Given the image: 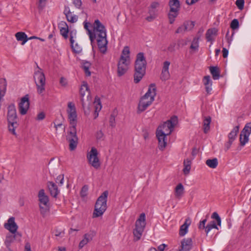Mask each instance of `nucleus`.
Wrapping results in <instances>:
<instances>
[{
	"instance_id": "nucleus-48",
	"label": "nucleus",
	"mask_w": 251,
	"mask_h": 251,
	"mask_svg": "<svg viewBox=\"0 0 251 251\" xmlns=\"http://www.w3.org/2000/svg\"><path fill=\"white\" fill-rule=\"evenodd\" d=\"M88 190V187L87 185L83 186L80 191L81 197L83 198L86 197L87 195Z\"/></svg>"
},
{
	"instance_id": "nucleus-57",
	"label": "nucleus",
	"mask_w": 251,
	"mask_h": 251,
	"mask_svg": "<svg viewBox=\"0 0 251 251\" xmlns=\"http://www.w3.org/2000/svg\"><path fill=\"white\" fill-rule=\"evenodd\" d=\"M45 118V114L43 112L39 113L36 118V120L38 121H41L44 119Z\"/></svg>"
},
{
	"instance_id": "nucleus-55",
	"label": "nucleus",
	"mask_w": 251,
	"mask_h": 251,
	"mask_svg": "<svg viewBox=\"0 0 251 251\" xmlns=\"http://www.w3.org/2000/svg\"><path fill=\"white\" fill-rule=\"evenodd\" d=\"M109 124L111 127H115V116L111 115L109 119Z\"/></svg>"
},
{
	"instance_id": "nucleus-15",
	"label": "nucleus",
	"mask_w": 251,
	"mask_h": 251,
	"mask_svg": "<svg viewBox=\"0 0 251 251\" xmlns=\"http://www.w3.org/2000/svg\"><path fill=\"white\" fill-rule=\"evenodd\" d=\"M129 61L126 60L123 56H121L118 63L117 73L119 76L124 75L128 70Z\"/></svg>"
},
{
	"instance_id": "nucleus-56",
	"label": "nucleus",
	"mask_w": 251,
	"mask_h": 251,
	"mask_svg": "<svg viewBox=\"0 0 251 251\" xmlns=\"http://www.w3.org/2000/svg\"><path fill=\"white\" fill-rule=\"evenodd\" d=\"M170 62L168 61H166L163 63L162 70L163 71H169Z\"/></svg>"
},
{
	"instance_id": "nucleus-35",
	"label": "nucleus",
	"mask_w": 251,
	"mask_h": 251,
	"mask_svg": "<svg viewBox=\"0 0 251 251\" xmlns=\"http://www.w3.org/2000/svg\"><path fill=\"white\" fill-rule=\"evenodd\" d=\"M7 87V81L5 78H1V101L2 97H4L6 93Z\"/></svg>"
},
{
	"instance_id": "nucleus-18",
	"label": "nucleus",
	"mask_w": 251,
	"mask_h": 251,
	"mask_svg": "<svg viewBox=\"0 0 251 251\" xmlns=\"http://www.w3.org/2000/svg\"><path fill=\"white\" fill-rule=\"evenodd\" d=\"M4 227L5 229L10 231L11 233H17L18 226L15 222V218L10 217L7 221V222L4 224Z\"/></svg>"
},
{
	"instance_id": "nucleus-51",
	"label": "nucleus",
	"mask_w": 251,
	"mask_h": 251,
	"mask_svg": "<svg viewBox=\"0 0 251 251\" xmlns=\"http://www.w3.org/2000/svg\"><path fill=\"white\" fill-rule=\"evenodd\" d=\"M207 222V219L205 218L203 220L200 221L199 225V228L200 229H205V232H206V226H205L206 223Z\"/></svg>"
},
{
	"instance_id": "nucleus-1",
	"label": "nucleus",
	"mask_w": 251,
	"mask_h": 251,
	"mask_svg": "<svg viewBox=\"0 0 251 251\" xmlns=\"http://www.w3.org/2000/svg\"><path fill=\"white\" fill-rule=\"evenodd\" d=\"M93 42L96 39L100 51L105 53L107 50L108 41L106 39V30L104 25L98 19L93 25Z\"/></svg>"
},
{
	"instance_id": "nucleus-30",
	"label": "nucleus",
	"mask_w": 251,
	"mask_h": 251,
	"mask_svg": "<svg viewBox=\"0 0 251 251\" xmlns=\"http://www.w3.org/2000/svg\"><path fill=\"white\" fill-rule=\"evenodd\" d=\"M209 70L212 75L213 78L215 80L218 79L220 75V72L219 68L215 66H210Z\"/></svg>"
},
{
	"instance_id": "nucleus-4",
	"label": "nucleus",
	"mask_w": 251,
	"mask_h": 251,
	"mask_svg": "<svg viewBox=\"0 0 251 251\" xmlns=\"http://www.w3.org/2000/svg\"><path fill=\"white\" fill-rule=\"evenodd\" d=\"M108 195V191H105L98 198L95 203L93 218H97L102 216L106 211Z\"/></svg>"
},
{
	"instance_id": "nucleus-59",
	"label": "nucleus",
	"mask_w": 251,
	"mask_h": 251,
	"mask_svg": "<svg viewBox=\"0 0 251 251\" xmlns=\"http://www.w3.org/2000/svg\"><path fill=\"white\" fill-rule=\"evenodd\" d=\"M60 83L62 86H66L68 84L67 80L64 77H61L60 79Z\"/></svg>"
},
{
	"instance_id": "nucleus-63",
	"label": "nucleus",
	"mask_w": 251,
	"mask_h": 251,
	"mask_svg": "<svg viewBox=\"0 0 251 251\" xmlns=\"http://www.w3.org/2000/svg\"><path fill=\"white\" fill-rule=\"evenodd\" d=\"M205 90L207 94H210L212 91V84H209L208 85H205Z\"/></svg>"
},
{
	"instance_id": "nucleus-40",
	"label": "nucleus",
	"mask_w": 251,
	"mask_h": 251,
	"mask_svg": "<svg viewBox=\"0 0 251 251\" xmlns=\"http://www.w3.org/2000/svg\"><path fill=\"white\" fill-rule=\"evenodd\" d=\"M88 86L86 82H83V84L82 85L80 89V94L81 96V99H83V97L85 95V91H88Z\"/></svg>"
},
{
	"instance_id": "nucleus-46",
	"label": "nucleus",
	"mask_w": 251,
	"mask_h": 251,
	"mask_svg": "<svg viewBox=\"0 0 251 251\" xmlns=\"http://www.w3.org/2000/svg\"><path fill=\"white\" fill-rule=\"evenodd\" d=\"M239 21L237 19H233L230 24V27L233 29L235 30L239 27Z\"/></svg>"
},
{
	"instance_id": "nucleus-5",
	"label": "nucleus",
	"mask_w": 251,
	"mask_h": 251,
	"mask_svg": "<svg viewBox=\"0 0 251 251\" xmlns=\"http://www.w3.org/2000/svg\"><path fill=\"white\" fill-rule=\"evenodd\" d=\"M7 121L9 130L14 135H16L15 129L18 127V118L16 107L14 104H11L8 107Z\"/></svg>"
},
{
	"instance_id": "nucleus-54",
	"label": "nucleus",
	"mask_w": 251,
	"mask_h": 251,
	"mask_svg": "<svg viewBox=\"0 0 251 251\" xmlns=\"http://www.w3.org/2000/svg\"><path fill=\"white\" fill-rule=\"evenodd\" d=\"M73 4L76 8H80L82 5L81 0H72Z\"/></svg>"
},
{
	"instance_id": "nucleus-8",
	"label": "nucleus",
	"mask_w": 251,
	"mask_h": 251,
	"mask_svg": "<svg viewBox=\"0 0 251 251\" xmlns=\"http://www.w3.org/2000/svg\"><path fill=\"white\" fill-rule=\"evenodd\" d=\"M177 121V117L176 116H173L170 120L164 122L162 125L160 126L157 128L156 132L161 131L164 134H166V135H170L173 131Z\"/></svg>"
},
{
	"instance_id": "nucleus-19",
	"label": "nucleus",
	"mask_w": 251,
	"mask_h": 251,
	"mask_svg": "<svg viewBox=\"0 0 251 251\" xmlns=\"http://www.w3.org/2000/svg\"><path fill=\"white\" fill-rule=\"evenodd\" d=\"M95 235L96 232L93 230H91L88 233L85 234L83 236V239L80 242L79 244V248L82 249L88 242L92 240L93 237Z\"/></svg>"
},
{
	"instance_id": "nucleus-45",
	"label": "nucleus",
	"mask_w": 251,
	"mask_h": 251,
	"mask_svg": "<svg viewBox=\"0 0 251 251\" xmlns=\"http://www.w3.org/2000/svg\"><path fill=\"white\" fill-rule=\"evenodd\" d=\"M186 31H188L187 29L186 25H185L184 23L182 25L179 26L176 30V33H184Z\"/></svg>"
},
{
	"instance_id": "nucleus-32",
	"label": "nucleus",
	"mask_w": 251,
	"mask_h": 251,
	"mask_svg": "<svg viewBox=\"0 0 251 251\" xmlns=\"http://www.w3.org/2000/svg\"><path fill=\"white\" fill-rule=\"evenodd\" d=\"M84 27L87 31L88 34L89 36V38L91 41L92 47L93 46V31H92L89 27L91 26V24L89 22L86 21L84 22Z\"/></svg>"
},
{
	"instance_id": "nucleus-60",
	"label": "nucleus",
	"mask_w": 251,
	"mask_h": 251,
	"mask_svg": "<svg viewBox=\"0 0 251 251\" xmlns=\"http://www.w3.org/2000/svg\"><path fill=\"white\" fill-rule=\"evenodd\" d=\"M149 13L150 15H152L154 16H157V10H155L149 7Z\"/></svg>"
},
{
	"instance_id": "nucleus-62",
	"label": "nucleus",
	"mask_w": 251,
	"mask_h": 251,
	"mask_svg": "<svg viewBox=\"0 0 251 251\" xmlns=\"http://www.w3.org/2000/svg\"><path fill=\"white\" fill-rule=\"evenodd\" d=\"M157 17V16H154V15H150V16L147 17V18H146V20L148 21V22H151L154 19H155L156 18V17Z\"/></svg>"
},
{
	"instance_id": "nucleus-10",
	"label": "nucleus",
	"mask_w": 251,
	"mask_h": 251,
	"mask_svg": "<svg viewBox=\"0 0 251 251\" xmlns=\"http://www.w3.org/2000/svg\"><path fill=\"white\" fill-rule=\"evenodd\" d=\"M66 140L69 143V149L70 151H74L76 148L78 143V137L76 135V127H70V131L66 136Z\"/></svg>"
},
{
	"instance_id": "nucleus-26",
	"label": "nucleus",
	"mask_w": 251,
	"mask_h": 251,
	"mask_svg": "<svg viewBox=\"0 0 251 251\" xmlns=\"http://www.w3.org/2000/svg\"><path fill=\"white\" fill-rule=\"evenodd\" d=\"M184 192V188L182 183L178 184L175 189V194L176 198L179 199L182 196Z\"/></svg>"
},
{
	"instance_id": "nucleus-17",
	"label": "nucleus",
	"mask_w": 251,
	"mask_h": 251,
	"mask_svg": "<svg viewBox=\"0 0 251 251\" xmlns=\"http://www.w3.org/2000/svg\"><path fill=\"white\" fill-rule=\"evenodd\" d=\"M156 136L158 141V148L160 150L163 151L167 145L166 134H164L161 131L156 132Z\"/></svg>"
},
{
	"instance_id": "nucleus-29",
	"label": "nucleus",
	"mask_w": 251,
	"mask_h": 251,
	"mask_svg": "<svg viewBox=\"0 0 251 251\" xmlns=\"http://www.w3.org/2000/svg\"><path fill=\"white\" fill-rule=\"evenodd\" d=\"M239 126H235L230 132L228 134V140L233 142L236 138L237 133L239 132Z\"/></svg>"
},
{
	"instance_id": "nucleus-9",
	"label": "nucleus",
	"mask_w": 251,
	"mask_h": 251,
	"mask_svg": "<svg viewBox=\"0 0 251 251\" xmlns=\"http://www.w3.org/2000/svg\"><path fill=\"white\" fill-rule=\"evenodd\" d=\"M99 152L95 147H92L87 155L88 162L96 169H98L100 166V162L99 158Z\"/></svg>"
},
{
	"instance_id": "nucleus-41",
	"label": "nucleus",
	"mask_w": 251,
	"mask_h": 251,
	"mask_svg": "<svg viewBox=\"0 0 251 251\" xmlns=\"http://www.w3.org/2000/svg\"><path fill=\"white\" fill-rule=\"evenodd\" d=\"M94 104H95L96 113L99 112L102 107L100 99L98 98H96Z\"/></svg>"
},
{
	"instance_id": "nucleus-21",
	"label": "nucleus",
	"mask_w": 251,
	"mask_h": 251,
	"mask_svg": "<svg viewBox=\"0 0 251 251\" xmlns=\"http://www.w3.org/2000/svg\"><path fill=\"white\" fill-rule=\"evenodd\" d=\"M193 246L192 240L191 238H184L181 241V250L182 251H190Z\"/></svg>"
},
{
	"instance_id": "nucleus-12",
	"label": "nucleus",
	"mask_w": 251,
	"mask_h": 251,
	"mask_svg": "<svg viewBox=\"0 0 251 251\" xmlns=\"http://www.w3.org/2000/svg\"><path fill=\"white\" fill-rule=\"evenodd\" d=\"M68 107L67 112L70 124L71 125V127H76L77 115L75 105L73 102H69L68 104Z\"/></svg>"
},
{
	"instance_id": "nucleus-43",
	"label": "nucleus",
	"mask_w": 251,
	"mask_h": 251,
	"mask_svg": "<svg viewBox=\"0 0 251 251\" xmlns=\"http://www.w3.org/2000/svg\"><path fill=\"white\" fill-rule=\"evenodd\" d=\"M144 230L140 229V228H135L133 230V234L135 237L136 238V240H138L141 238V235Z\"/></svg>"
},
{
	"instance_id": "nucleus-33",
	"label": "nucleus",
	"mask_w": 251,
	"mask_h": 251,
	"mask_svg": "<svg viewBox=\"0 0 251 251\" xmlns=\"http://www.w3.org/2000/svg\"><path fill=\"white\" fill-rule=\"evenodd\" d=\"M211 122V118L210 116L205 117L203 120V132L207 133L210 129V124Z\"/></svg>"
},
{
	"instance_id": "nucleus-3",
	"label": "nucleus",
	"mask_w": 251,
	"mask_h": 251,
	"mask_svg": "<svg viewBox=\"0 0 251 251\" xmlns=\"http://www.w3.org/2000/svg\"><path fill=\"white\" fill-rule=\"evenodd\" d=\"M156 95L155 85L151 84L148 91L141 98L138 106V113L144 111L154 101Z\"/></svg>"
},
{
	"instance_id": "nucleus-49",
	"label": "nucleus",
	"mask_w": 251,
	"mask_h": 251,
	"mask_svg": "<svg viewBox=\"0 0 251 251\" xmlns=\"http://www.w3.org/2000/svg\"><path fill=\"white\" fill-rule=\"evenodd\" d=\"M184 24L186 25L187 30H191L195 26V23L193 21H186Z\"/></svg>"
},
{
	"instance_id": "nucleus-14",
	"label": "nucleus",
	"mask_w": 251,
	"mask_h": 251,
	"mask_svg": "<svg viewBox=\"0 0 251 251\" xmlns=\"http://www.w3.org/2000/svg\"><path fill=\"white\" fill-rule=\"evenodd\" d=\"M29 95L26 94L21 99L20 102L19 103V113L22 115L26 114L29 108Z\"/></svg>"
},
{
	"instance_id": "nucleus-20",
	"label": "nucleus",
	"mask_w": 251,
	"mask_h": 251,
	"mask_svg": "<svg viewBox=\"0 0 251 251\" xmlns=\"http://www.w3.org/2000/svg\"><path fill=\"white\" fill-rule=\"evenodd\" d=\"M22 237V234L19 232L11 233L6 236L5 244L8 247L10 244L14 241H20Z\"/></svg>"
},
{
	"instance_id": "nucleus-25",
	"label": "nucleus",
	"mask_w": 251,
	"mask_h": 251,
	"mask_svg": "<svg viewBox=\"0 0 251 251\" xmlns=\"http://www.w3.org/2000/svg\"><path fill=\"white\" fill-rule=\"evenodd\" d=\"M191 224V220L189 219H186L185 223L180 226L179 234L181 236L185 235L188 232V228Z\"/></svg>"
},
{
	"instance_id": "nucleus-7",
	"label": "nucleus",
	"mask_w": 251,
	"mask_h": 251,
	"mask_svg": "<svg viewBox=\"0 0 251 251\" xmlns=\"http://www.w3.org/2000/svg\"><path fill=\"white\" fill-rule=\"evenodd\" d=\"M168 4L170 11L168 17L170 24H172L174 23L176 18L178 15L180 4L179 0H170Z\"/></svg>"
},
{
	"instance_id": "nucleus-42",
	"label": "nucleus",
	"mask_w": 251,
	"mask_h": 251,
	"mask_svg": "<svg viewBox=\"0 0 251 251\" xmlns=\"http://www.w3.org/2000/svg\"><path fill=\"white\" fill-rule=\"evenodd\" d=\"M66 17L68 21L72 23L76 22L78 19V17L76 15H73L72 13L69 15H67Z\"/></svg>"
},
{
	"instance_id": "nucleus-52",
	"label": "nucleus",
	"mask_w": 251,
	"mask_h": 251,
	"mask_svg": "<svg viewBox=\"0 0 251 251\" xmlns=\"http://www.w3.org/2000/svg\"><path fill=\"white\" fill-rule=\"evenodd\" d=\"M56 182L60 186L62 185L64 183V175L58 176L56 179Z\"/></svg>"
},
{
	"instance_id": "nucleus-24",
	"label": "nucleus",
	"mask_w": 251,
	"mask_h": 251,
	"mask_svg": "<svg viewBox=\"0 0 251 251\" xmlns=\"http://www.w3.org/2000/svg\"><path fill=\"white\" fill-rule=\"evenodd\" d=\"M218 30L216 28L208 29L205 34V37L207 42L211 43L214 40V37L217 35Z\"/></svg>"
},
{
	"instance_id": "nucleus-11",
	"label": "nucleus",
	"mask_w": 251,
	"mask_h": 251,
	"mask_svg": "<svg viewBox=\"0 0 251 251\" xmlns=\"http://www.w3.org/2000/svg\"><path fill=\"white\" fill-rule=\"evenodd\" d=\"M251 133V123L246 124L240 135V144L243 147L249 142V136Z\"/></svg>"
},
{
	"instance_id": "nucleus-61",
	"label": "nucleus",
	"mask_w": 251,
	"mask_h": 251,
	"mask_svg": "<svg viewBox=\"0 0 251 251\" xmlns=\"http://www.w3.org/2000/svg\"><path fill=\"white\" fill-rule=\"evenodd\" d=\"M232 143H233V142L228 140V142H227L226 143H225V150L226 151L229 149Z\"/></svg>"
},
{
	"instance_id": "nucleus-38",
	"label": "nucleus",
	"mask_w": 251,
	"mask_h": 251,
	"mask_svg": "<svg viewBox=\"0 0 251 251\" xmlns=\"http://www.w3.org/2000/svg\"><path fill=\"white\" fill-rule=\"evenodd\" d=\"M200 37H196L194 38L190 48L195 50H198L199 47V40Z\"/></svg>"
},
{
	"instance_id": "nucleus-47",
	"label": "nucleus",
	"mask_w": 251,
	"mask_h": 251,
	"mask_svg": "<svg viewBox=\"0 0 251 251\" xmlns=\"http://www.w3.org/2000/svg\"><path fill=\"white\" fill-rule=\"evenodd\" d=\"M54 236L56 237H59L60 238H63L65 235V232L64 230H59L58 229H56L54 231Z\"/></svg>"
},
{
	"instance_id": "nucleus-23",
	"label": "nucleus",
	"mask_w": 251,
	"mask_h": 251,
	"mask_svg": "<svg viewBox=\"0 0 251 251\" xmlns=\"http://www.w3.org/2000/svg\"><path fill=\"white\" fill-rule=\"evenodd\" d=\"M145 219V214L144 213L141 214L139 218L136 221L135 228H140V229L144 230L146 226Z\"/></svg>"
},
{
	"instance_id": "nucleus-6",
	"label": "nucleus",
	"mask_w": 251,
	"mask_h": 251,
	"mask_svg": "<svg viewBox=\"0 0 251 251\" xmlns=\"http://www.w3.org/2000/svg\"><path fill=\"white\" fill-rule=\"evenodd\" d=\"M38 70L34 72V80L37 88L38 94L43 96L45 91L46 78L44 73L38 66Z\"/></svg>"
},
{
	"instance_id": "nucleus-16",
	"label": "nucleus",
	"mask_w": 251,
	"mask_h": 251,
	"mask_svg": "<svg viewBox=\"0 0 251 251\" xmlns=\"http://www.w3.org/2000/svg\"><path fill=\"white\" fill-rule=\"evenodd\" d=\"M39 201H40V208L41 209V213H43L44 212V207L42 206V204L44 205L46 207H47L49 201V197L45 194V191L44 189H41L38 193Z\"/></svg>"
},
{
	"instance_id": "nucleus-53",
	"label": "nucleus",
	"mask_w": 251,
	"mask_h": 251,
	"mask_svg": "<svg viewBox=\"0 0 251 251\" xmlns=\"http://www.w3.org/2000/svg\"><path fill=\"white\" fill-rule=\"evenodd\" d=\"M244 0H237L236 4L239 9L242 10L244 8Z\"/></svg>"
},
{
	"instance_id": "nucleus-31",
	"label": "nucleus",
	"mask_w": 251,
	"mask_h": 251,
	"mask_svg": "<svg viewBox=\"0 0 251 251\" xmlns=\"http://www.w3.org/2000/svg\"><path fill=\"white\" fill-rule=\"evenodd\" d=\"M183 173L185 175H187L189 174L191 169V161L189 159H185L183 162Z\"/></svg>"
},
{
	"instance_id": "nucleus-34",
	"label": "nucleus",
	"mask_w": 251,
	"mask_h": 251,
	"mask_svg": "<svg viewBox=\"0 0 251 251\" xmlns=\"http://www.w3.org/2000/svg\"><path fill=\"white\" fill-rule=\"evenodd\" d=\"M61 25H64V27H61L60 29V34L65 39L68 37V33L69 32L68 27L66 23L61 24Z\"/></svg>"
},
{
	"instance_id": "nucleus-28",
	"label": "nucleus",
	"mask_w": 251,
	"mask_h": 251,
	"mask_svg": "<svg viewBox=\"0 0 251 251\" xmlns=\"http://www.w3.org/2000/svg\"><path fill=\"white\" fill-rule=\"evenodd\" d=\"M16 39L19 41H22V45H24L28 40L26 34L23 32H18L15 34Z\"/></svg>"
},
{
	"instance_id": "nucleus-39",
	"label": "nucleus",
	"mask_w": 251,
	"mask_h": 251,
	"mask_svg": "<svg viewBox=\"0 0 251 251\" xmlns=\"http://www.w3.org/2000/svg\"><path fill=\"white\" fill-rule=\"evenodd\" d=\"M129 48L128 46H126L124 47L121 56H123L124 58L126 59V60L129 61Z\"/></svg>"
},
{
	"instance_id": "nucleus-27",
	"label": "nucleus",
	"mask_w": 251,
	"mask_h": 251,
	"mask_svg": "<svg viewBox=\"0 0 251 251\" xmlns=\"http://www.w3.org/2000/svg\"><path fill=\"white\" fill-rule=\"evenodd\" d=\"M70 41L71 43V47L73 51L76 53H80L82 50V49L81 47L79 45H78L77 43H76L74 45L75 40L74 39V37L72 34H70Z\"/></svg>"
},
{
	"instance_id": "nucleus-22",
	"label": "nucleus",
	"mask_w": 251,
	"mask_h": 251,
	"mask_svg": "<svg viewBox=\"0 0 251 251\" xmlns=\"http://www.w3.org/2000/svg\"><path fill=\"white\" fill-rule=\"evenodd\" d=\"M48 187L50 195L54 198H56L59 193L57 185L52 181H49L48 182Z\"/></svg>"
},
{
	"instance_id": "nucleus-13",
	"label": "nucleus",
	"mask_w": 251,
	"mask_h": 251,
	"mask_svg": "<svg viewBox=\"0 0 251 251\" xmlns=\"http://www.w3.org/2000/svg\"><path fill=\"white\" fill-rule=\"evenodd\" d=\"M211 218L213 219H215L216 220V222L214 221H211L206 225V233L207 234L213 228L218 229V228L217 225L219 226H221V219L217 212H213L211 215Z\"/></svg>"
},
{
	"instance_id": "nucleus-2",
	"label": "nucleus",
	"mask_w": 251,
	"mask_h": 251,
	"mask_svg": "<svg viewBox=\"0 0 251 251\" xmlns=\"http://www.w3.org/2000/svg\"><path fill=\"white\" fill-rule=\"evenodd\" d=\"M147 61L142 52H139L136 55L134 63V82L139 83L146 74Z\"/></svg>"
},
{
	"instance_id": "nucleus-44",
	"label": "nucleus",
	"mask_w": 251,
	"mask_h": 251,
	"mask_svg": "<svg viewBox=\"0 0 251 251\" xmlns=\"http://www.w3.org/2000/svg\"><path fill=\"white\" fill-rule=\"evenodd\" d=\"M170 77V73L169 71L162 70L160 78L162 80H168Z\"/></svg>"
},
{
	"instance_id": "nucleus-37",
	"label": "nucleus",
	"mask_w": 251,
	"mask_h": 251,
	"mask_svg": "<svg viewBox=\"0 0 251 251\" xmlns=\"http://www.w3.org/2000/svg\"><path fill=\"white\" fill-rule=\"evenodd\" d=\"M218 159L216 158H214L212 159H207L206 161V164L211 168H216L218 165Z\"/></svg>"
},
{
	"instance_id": "nucleus-50",
	"label": "nucleus",
	"mask_w": 251,
	"mask_h": 251,
	"mask_svg": "<svg viewBox=\"0 0 251 251\" xmlns=\"http://www.w3.org/2000/svg\"><path fill=\"white\" fill-rule=\"evenodd\" d=\"M203 82L204 85H208L209 84H212V81L210 79L209 75L205 76L203 79Z\"/></svg>"
},
{
	"instance_id": "nucleus-64",
	"label": "nucleus",
	"mask_w": 251,
	"mask_h": 251,
	"mask_svg": "<svg viewBox=\"0 0 251 251\" xmlns=\"http://www.w3.org/2000/svg\"><path fill=\"white\" fill-rule=\"evenodd\" d=\"M175 44L173 43L171 44L168 48V51L173 52L175 51Z\"/></svg>"
},
{
	"instance_id": "nucleus-36",
	"label": "nucleus",
	"mask_w": 251,
	"mask_h": 251,
	"mask_svg": "<svg viewBox=\"0 0 251 251\" xmlns=\"http://www.w3.org/2000/svg\"><path fill=\"white\" fill-rule=\"evenodd\" d=\"M82 103V106L84 110V112L85 115L88 116L90 114L91 112V108L92 105L89 103L87 105L84 102V100L82 99L81 100Z\"/></svg>"
},
{
	"instance_id": "nucleus-58",
	"label": "nucleus",
	"mask_w": 251,
	"mask_h": 251,
	"mask_svg": "<svg viewBox=\"0 0 251 251\" xmlns=\"http://www.w3.org/2000/svg\"><path fill=\"white\" fill-rule=\"evenodd\" d=\"M159 6V3L158 2H156V1H154V2H152L150 7L152 8V9H155V10H157V8H158Z\"/></svg>"
}]
</instances>
